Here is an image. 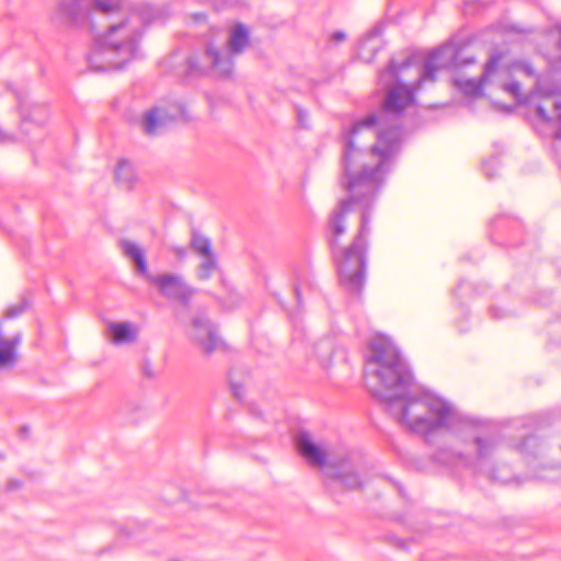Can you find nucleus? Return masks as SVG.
Returning a JSON list of instances; mask_svg holds the SVG:
<instances>
[{
  "instance_id": "obj_1",
  "label": "nucleus",
  "mask_w": 561,
  "mask_h": 561,
  "mask_svg": "<svg viewBox=\"0 0 561 561\" xmlns=\"http://www.w3.org/2000/svg\"><path fill=\"white\" fill-rule=\"evenodd\" d=\"M401 140L402 130L381 126L376 114L355 122L344 135L342 184L348 198L332 213L328 227L340 282L348 293L360 294L364 287L370 208L393 168Z\"/></svg>"
},
{
  "instance_id": "obj_2",
  "label": "nucleus",
  "mask_w": 561,
  "mask_h": 561,
  "mask_svg": "<svg viewBox=\"0 0 561 561\" xmlns=\"http://www.w3.org/2000/svg\"><path fill=\"white\" fill-rule=\"evenodd\" d=\"M366 377L376 379L371 391L385 401L397 421L411 432L427 436L448 431L461 442L458 449H440L436 460L450 467H465L485 476L493 482L506 483L499 477L491 460L501 445L499 435L461 413L453 403L432 392L422 390L396 345L378 337L370 344L366 362Z\"/></svg>"
},
{
  "instance_id": "obj_3",
  "label": "nucleus",
  "mask_w": 561,
  "mask_h": 561,
  "mask_svg": "<svg viewBox=\"0 0 561 561\" xmlns=\"http://www.w3.org/2000/svg\"><path fill=\"white\" fill-rule=\"evenodd\" d=\"M458 53L454 44H445L427 55L423 62L415 56L402 60L391 59L379 75L380 82L389 88L382 110L385 113L401 115L414 103V94L425 82L436 80V71L458 65Z\"/></svg>"
},
{
  "instance_id": "obj_4",
  "label": "nucleus",
  "mask_w": 561,
  "mask_h": 561,
  "mask_svg": "<svg viewBox=\"0 0 561 561\" xmlns=\"http://www.w3.org/2000/svg\"><path fill=\"white\" fill-rule=\"evenodd\" d=\"M154 16L153 8L145 5L119 23L112 24L105 34L96 37L88 57L90 68L99 72L124 68L137 57L141 25Z\"/></svg>"
},
{
  "instance_id": "obj_5",
  "label": "nucleus",
  "mask_w": 561,
  "mask_h": 561,
  "mask_svg": "<svg viewBox=\"0 0 561 561\" xmlns=\"http://www.w3.org/2000/svg\"><path fill=\"white\" fill-rule=\"evenodd\" d=\"M249 44L248 28L241 23L237 24L231 28L226 45L210 41L205 46L202 60L195 55L187 58L188 73L202 75L211 69L220 77H229L233 71L234 57L244 51Z\"/></svg>"
},
{
  "instance_id": "obj_6",
  "label": "nucleus",
  "mask_w": 561,
  "mask_h": 561,
  "mask_svg": "<svg viewBox=\"0 0 561 561\" xmlns=\"http://www.w3.org/2000/svg\"><path fill=\"white\" fill-rule=\"evenodd\" d=\"M502 56L500 53L492 55L484 66L483 73L477 79H458L457 87L469 96L482 94V89L486 84H495L505 92L511 93L517 101L522 100L520 84L515 81H508L511 69L501 65Z\"/></svg>"
},
{
  "instance_id": "obj_7",
  "label": "nucleus",
  "mask_w": 561,
  "mask_h": 561,
  "mask_svg": "<svg viewBox=\"0 0 561 561\" xmlns=\"http://www.w3.org/2000/svg\"><path fill=\"white\" fill-rule=\"evenodd\" d=\"M537 92L541 99L535 107V128L545 137L561 139V90L558 87L546 88L539 80Z\"/></svg>"
},
{
  "instance_id": "obj_8",
  "label": "nucleus",
  "mask_w": 561,
  "mask_h": 561,
  "mask_svg": "<svg viewBox=\"0 0 561 561\" xmlns=\"http://www.w3.org/2000/svg\"><path fill=\"white\" fill-rule=\"evenodd\" d=\"M122 10L116 0H61L58 14L65 23L81 26L90 22L92 13L112 15Z\"/></svg>"
},
{
  "instance_id": "obj_9",
  "label": "nucleus",
  "mask_w": 561,
  "mask_h": 561,
  "mask_svg": "<svg viewBox=\"0 0 561 561\" xmlns=\"http://www.w3.org/2000/svg\"><path fill=\"white\" fill-rule=\"evenodd\" d=\"M178 119H188L183 104L178 102L160 104L146 112L141 121V128L145 134L156 136L162 134Z\"/></svg>"
},
{
  "instance_id": "obj_10",
  "label": "nucleus",
  "mask_w": 561,
  "mask_h": 561,
  "mask_svg": "<svg viewBox=\"0 0 561 561\" xmlns=\"http://www.w3.org/2000/svg\"><path fill=\"white\" fill-rule=\"evenodd\" d=\"M146 278L159 289L162 296L168 299L179 300L183 305H187L195 294V289L190 287L179 274H149Z\"/></svg>"
},
{
  "instance_id": "obj_11",
  "label": "nucleus",
  "mask_w": 561,
  "mask_h": 561,
  "mask_svg": "<svg viewBox=\"0 0 561 561\" xmlns=\"http://www.w3.org/2000/svg\"><path fill=\"white\" fill-rule=\"evenodd\" d=\"M359 463L353 455H347L327 468V474L348 490H358L364 485L359 474Z\"/></svg>"
},
{
  "instance_id": "obj_12",
  "label": "nucleus",
  "mask_w": 561,
  "mask_h": 561,
  "mask_svg": "<svg viewBox=\"0 0 561 561\" xmlns=\"http://www.w3.org/2000/svg\"><path fill=\"white\" fill-rule=\"evenodd\" d=\"M193 329L194 339L205 354H211L224 345L215 327L206 318H195L193 320Z\"/></svg>"
},
{
  "instance_id": "obj_13",
  "label": "nucleus",
  "mask_w": 561,
  "mask_h": 561,
  "mask_svg": "<svg viewBox=\"0 0 561 561\" xmlns=\"http://www.w3.org/2000/svg\"><path fill=\"white\" fill-rule=\"evenodd\" d=\"M296 444L300 455L308 461V463L317 467H322L325 465V451L312 442L308 433H299Z\"/></svg>"
},
{
  "instance_id": "obj_14",
  "label": "nucleus",
  "mask_w": 561,
  "mask_h": 561,
  "mask_svg": "<svg viewBox=\"0 0 561 561\" xmlns=\"http://www.w3.org/2000/svg\"><path fill=\"white\" fill-rule=\"evenodd\" d=\"M16 98L24 128L27 123H35L37 126H41L47 122L48 108L45 105L38 103H28L25 95L18 94Z\"/></svg>"
},
{
  "instance_id": "obj_15",
  "label": "nucleus",
  "mask_w": 561,
  "mask_h": 561,
  "mask_svg": "<svg viewBox=\"0 0 561 561\" xmlns=\"http://www.w3.org/2000/svg\"><path fill=\"white\" fill-rule=\"evenodd\" d=\"M107 329L114 344H127L137 339L138 330L131 322H110Z\"/></svg>"
},
{
  "instance_id": "obj_16",
  "label": "nucleus",
  "mask_w": 561,
  "mask_h": 561,
  "mask_svg": "<svg viewBox=\"0 0 561 561\" xmlns=\"http://www.w3.org/2000/svg\"><path fill=\"white\" fill-rule=\"evenodd\" d=\"M121 248L124 254L135 262L138 272L147 277L150 273L144 250L137 243L129 240H122Z\"/></svg>"
},
{
  "instance_id": "obj_17",
  "label": "nucleus",
  "mask_w": 561,
  "mask_h": 561,
  "mask_svg": "<svg viewBox=\"0 0 561 561\" xmlns=\"http://www.w3.org/2000/svg\"><path fill=\"white\" fill-rule=\"evenodd\" d=\"M190 245L199 257L216 254L213 250L211 240L198 231H193Z\"/></svg>"
},
{
  "instance_id": "obj_18",
  "label": "nucleus",
  "mask_w": 561,
  "mask_h": 561,
  "mask_svg": "<svg viewBox=\"0 0 561 561\" xmlns=\"http://www.w3.org/2000/svg\"><path fill=\"white\" fill-rule=\"evenodd\" d=\"M201 259L202 261L197 267L196 274L198 279L207 280L219 270L218 256L217 254H211L202 256Z\"/></svg>"
},
{
  "instance_id": "obj_19",
  "label": "nucleus",
  "mask_w": 561,
  "mask_h": 561,
  "mask_svg": "<svg viewBox=\"0 0 561 561\" xmlns=\"http://www.w3.org/2000/svg\"><path fill=\"white\" fill-rule=\"evenodd\" d=\"M115 178L118 183L124 185L126 188H130L135 181V170L133 164L127 160L119 161L115 170Z\"/></svg>"
},
{
  "instance_id": "obj_20",
  "label": "nucleus",
  "mask_w": 561,
  "mask_h": 561,
  "mask_svg": "<svg viewBox=\"0 0 561 561\" xmlns=\"http://www.w3.org/2000/svg\"><path fill=\"white\" fill-rule=\"evenodd\" d=\"M539 447V439L534 435L526 436L523 442L516 446L520 454H534L536 448Z\"/></svg>"
},
{
  "instance_id": "obj_21",
  "label": "nucleus",
  "mask_w": 561,
  "mask_h": 561,
  "mask_svg": "<svg viewBox=\"0 0 561 561\" xmlns=\"http://www.w3.org/2000/svg\"><path fill=\"white\" fill-rule=\"evenodd\" d=\"M499 167V159L496 157L491 158L483 162L482 168L486 178L493 179L496 175V169Z\"/></svg>"
},
{
  "instance_id": "obj_22",
  "label": "nucleus",
  "mask_w": 561,
  "mask_h": 561,
  "mask_svg": "<svg viewBox=\"0 0 561 561\" xmlns=\"http://www.w3.org/2000/svg\"><path fill=\"white\" fill-rule=\"evenodd\" d=\"M25 310V305L20 304L18 306L11 307L5 311V318L12 319L23 313Z\"/></svg>"
},
{
  "instance_id": "obj_23",
  "label": "nucleus",
  "mask_w": 561,
  "mask_h": 561,
  "mask_svg": "<svg viewBox=\"0 0 561 561\" xmlns=\"http://www.w3.org/2000/svg\"><path fill=\"white\" fill-rule=\"evenodd\" d=\"M513 68L523 71L524 73H526L529 77L535 75L534 69L529 64L514 65Z\"/></svg>"
},
{
  "instance_id": "obj_24",
  "label": "nucleus",
  "mask_w": 561,
  "mask_h": 561,
  "mask_svg": "<svg viewBox=\"0 0 561 561\" xmlns=\"http://www.w3.org/2000/svg\"><path fill=\"white\" fill-rule=\"evenodd\" d=\"M22 486V481L18 479H9L7 482V489L9 491L18 490Z\"/></svg>"
},
{
  "instance_id": "obj_25",
  "label": "nucleus",
  "mask_w": 561,
  "mask_h": 561,
  "mask_svg": "<svg viewBox=\"0 0 561 561\" xmlns=\"http://www.w3.org/2000/svg\"><path fill=\"white\" fill-rule=\"evenodd\" d=\"M345 38H346V35H345V33H344V32H342V31L334 32V33L332 34V37H331V39H332L333 42H335V43L343 42Z\"/></svg>"
},
{
  "instance_id": "obj_26",
  "label": "nucleus",
  "mask_w": 561,
  "mask_h": 561,
  "mask_svg": "<svg viewBox=\"0 0 561 561\" xmlns=\"http://www.w3.org/2000/svg\"><path fill=\"white\" fill-rule=\"evenodd\" d=\"M232 391L236 398H241V387L237 385H232Z\"/></svg>"
},
{
  "instance_id": "obj_27",
  "label": "nucleus",
  "mask_w": 561,
  "mask_h": 561,
  "mask_svg": "<svg viewBox=\"0 0 561 561\" xmlns=\"http://www.w3.org/2000/svg\"><path fill=\"white\" fill-rule=\"evenodd\" d=\"M297 114H298V119H299L300 124L305 125V119L307 117V113H305L301 110H298Z\"/></svg>"
},
{
  "instance_id": "obj_28",
  "label": "nucleus",
  "mask_w": 561,
  "mask_h": 561,
  "mask_svg": "<svg viewBox=\"0 0 561 561\" xmlns=\"http://www.w3.org/2000/svg\"><path fill=\"white\" fill-rule=\"evenodd\" d=\"M174 252L179 255V256H184L186 254V250L184 248H175L174 249Z\"/></svg>"
},
{
  "instance_id": "obj_29",
  "label": "nucleus",
  "mask_w": 561,
  "mask_h": 561,
  "mask_svg": "<svg viewBox=\"0 0 561 561\" xmlns=\"http://www.w3.org/2000/svg\"><path fill=\"white\" fill-rule=\"evenodd\" d=\"M11 139V137L7 134H4L1 129H0V141L1 142H4L7 140Z\"/></svg>"
},
{
  "instance_id": "obj_30",
  "label": "nucleus",
  "mask_w": 561,
  "mask_h": 561,
  "mask_svg": "<svg viewBox=\"0 0 561 561\" xmlns=\"http://www.w3.org/2000/svg\"><path fill=\"white\" fill-rule=\"evenodd\" d=\"M376 37V34H370L369 36H367V38L363 42V46H366L368 45L369 42H371L374 38Z\"/></svg>"
},
{
  "instance_id": "obj_31",
  "label": "nucleus",
  "mask_w": 561,
  "mask_h": 561,
  "mask_svg": "<svg viewBox=\"0 0 561 561\" xmlns=\"http://www.w3.org/2000/svg\"><path fill=\"white\" fill-rule=\"evenodd\" d=\"M295 294H296V297H297V300L298 302H300V299H301V293H300V289L298 286L295 287Z\"/></svg>"
},
{
  "instance_id": "obj_32",
  "label": "nucleus",
  "mask_w": 561,
  "mask_h": 561,
  "mask_svg": "<svg viewBox=\"0 0 561 561\" xmlns=\"http://www.w3.org/2000/svg\"><path fill=\"white\" fill-rule=\"evenodd\" d=\"M496 310H497V309H496V308H494V307H492V308L490 309V312H491L492 317H494V318H501V317H502V314H497V313H496Z\"/></svg>"
},
{
  "instance_id": "obj_33",
  "label": "nucleus",
  "mask_w": 561,
  "mask_h": 561,
  "mask_svg": "<svg viewBox=\"0 0 561 561\" xmlns=\"http://www.w3.org/2000/svg\"><path fill=\"white\" fill-rule=\"evenodd\" d=\"M145 373H146V375H147V376H149V377H151V376H152V374H151V371H150V368H149V367H146V368H145Z\"/></svg>"
},
{
  "instance_id": "obj_34",
  "label": "nucleus",
  "mask_w": 561,
  "mask_h": 561,
  "mask_svg": "<svg viewBox=\"0 0 561 561\" xmlns=\"http://www.w3.org/2000/svg\"><path fill=\"white\" fill-rule=\"evenodd\" d=\"M197 19H204L205 16L203 14L196 15Z\"/></svg>"
}]
</instances>
